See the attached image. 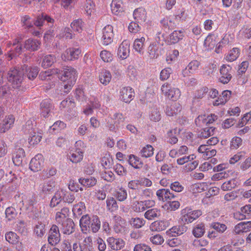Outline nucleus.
I'll use <instances>...</instances> for the list:
<instances>
[{
    "label": "nucleus",
    "mask_w": 251,
    "mask_h": 251,
    "mask_svg": "<svg viewBox=\"0 0 251 251\" xmlns=\"http://www.w3.org/2000/svg\"><path fill=\"white\" fill-rule=\"evenodd\" d=\"M140 154L143 157H151L153 154V148L151 145H148L141 150Z\"/></svg>",
    "instance_id": "nucleus-41"
},
{
    "label": "nucleus",
    "mask_w": 251,
    "mask_h": 251,
    "mask_svg": "<svg viewBox=\"0 0 251 251\" xmlns=\"http://www.w3.org/2000/svg\"><path fill=\"white\" fill-rule=\"evenodd\" d=\"M139 24L135 21V22H131L128 26V30L130 32L137 33L139 31L141 28L139 25Z\"/></svg>",
    "instance_id": "nucleus-62"
},
{
    "label": "nucleus",
    "mask_w": 251,
    "mask_h": 251,
    "mask_svg": "<svg viewBox=\"0 0 251 251\" xmlns=\"http://www.w3.org/2000/svg\"><path fill=\"white\" fill-rule=\"evenodd\" d=\"M40 107L41 114L45 118L48 117L51 115V113H52L51 110H52L54 107L50 99L43 100L40 104Z\"/></svg>",
    "instance_id": "nucleus-12"
},
{
    "label": "nucleus",
    "mask_w": 251,
    "mask_h": 251,
    "mask_svg": "<svg viewBox=\"0 0 251 251\" xmlns=\"http://www.w3.org/2000/svg\"><path fill=\"white\" fill-rule=\"evenodd\" d=\"M81 51L78 48H69L62 54L61 58L64 61H71L78 58Z\"/></svg>",
    "instance_id": "nucleus-7"
},
{
    "label": "nucleus",
    "mask_w": 251,
    "mask_h": 251,
    "mask_svg": "<svg viewBox=\"0 0 251 251\" xmlns=\"http://www.w3.org/2000/svg\"><path fill=\"white\" fill-rule=\"evenodd\" d=\"M60 79L64 83V92L68 93L72 89L73 86L76 80V70L70 66H66L63 68L62 75L60 77Z\"/></svg>",
    "instance_id": "nucleus-2"
},
{
    "label": "nucleus",
    "mask_w": 251,
    "mask_h": 251,
    "mask_svg": "<svg viewBox=\"0 0 251 251\" xmlns=\"http://www.w3.org/2000/svg\"><path fill=\"white\" fill-rule=\"evenodd\" d=\"M41 45V42L33 39H28L25 41V48L30 51H35L39 49Z\"/></svg>",
    "instance_id": "nucleus-25"
},
{
    "label": "nucleus",
    "mask_w": 251,
    "mask_h": 251,
    "mask_svg": "<svg viewBox=\"0 0 251 251\" xmlns=\"http://www.w3.org/2000/svg\"><path fill=\"white\" fill-rule=\"evenodd\" d=\"M80 226L83 232L91 231L93 233H97L100 227V221L96 215L89 217L85 215L81 217L79 221Z\"/></svg>",
    "instance_id": "nucleus-1"
},
{
    "label": "nucleus",
    "mask_w": 251,
    "mask_h": 251,
    "mask_svg": "<svg viewBox=\"0 0 251 251\" xmlns=\"http://www.w3.org/2000/svg\"><path fill=\"white\" fill-rule=\"evenodd\" d=\"M63 201L65 202H67L68 203H72L75 200V196L74 194H72L71 193H65L64 192V194H63Z\"/></svg>",
    "instance_id": "nucleus-61"
},
{
    "label": "nucleus",
    "mask_w": 251,
    "mask_h": 251,
    "mask_svg": "<svg viewBox=\"0 0 251 251\" xmlns=\"http://www.w3.org/2000/svg\"><path fill=\"white\" fill-rule=\"evenodd\" d=\"M240 50L238 48H233L229 52L228 54L226 57V59L227 61L232 62L235 60L240 54Z\"/></svg>",
    "instance_id": "nucleus-43"
},
{
    "label": "nucleus",
    "mask_w": 251,
    "mask_h": 251,
    "mask_svg": "<svg viewBox=\"0 0 251 251\" xmlns=\"http://www.w3.org/2000/svg\"><path fill=\"white\" fill-rule=\"evenodd\" d=\"M100 81L104 85H107L111 79V75L110 72L107 70L102 71L100 76Z\"/></svg>",
    "instance_id": "nucleus-37"
},
{
    "label": "nucleus",
    "mask_w": 251,
    "mask_h": 251,
    "mask_svg": "<svg viewBox=\"0 0 251 251\" xmlns=\"http://www.w3.org/2000/svg\"><path fill=\"white\" fill-rule=\"evenodd\" d=\"M148 53L151 59L157 58L160 54L158 44L156 43L151 44L148 49Z\"/></svg>",
    "instance_id": "nucleus-26"
},
{
    "label": "nucleus",
    "mask_w": 251,
    "mask_h": 251,
    "mask_svg": "<svg viewBox=\"0 0 251 251\" xmlns=\"http://www.w3.org/2000/svg\"><path fill=\"white\" fill-rule=\"evenodd\" d=\"M54 22V19L45 14H42L37 17L36 20L34 22V25L40 27L45 23L50 26H52Z\"/></svg>",
    "instance_id": "nucleus-13"
},
{
    "label": "nucleus",
    "mask_w": 251,
    "mask_h": 251,
    "mask_svg": "<svg viewBox=\"0 0 251 251\" xmlns=\"http://www.w3.org/2000/svg\"><path fill=\"white\" fill-rule=\"evenodd\" d=\"M133 15L134 20L140 24L144 23L146 20V12L143 8L136 9Z\"/></svg>",
    "instance_id": "nucleus-22"
},
{
    "label": "nucleus",
    "mask_w": 251,
    "mask_h": 251,
    "mask_svg": "<svg viewBox=\"0 0 251 251\" xmlns=\"http://www.w3.org/2000/svg\"><path fill=\"white\" fill-rule=\"evenodd\" d=\"M231 70L229 66L223 65L220 69L221 76L219 80L223 84L227 83L231 79L232 76L229 71Z\"/></svg>",
    "instance_id": "nucleus-15"
},
{
    "label": "nucleus",
    "mask_w": 251,
    "mask_h": 251,
    "mask_svg": "<svg viewBox=\"0 0 251 251\" xmlns=\"http://www.w3.org/2000/svg\"><path fill=\"white\" fill-rule=\"evenodd\" d=\"M156 195L160 201H168L171 200L175 197L173 193H171L168 189H160L156 191Z\"/></svg>",
    "instance_id": "nucleus-14"
},
{
    "label": "nucleus",
    "mask_w": 251,
    "mask_h": 251,
    "mask_svg": "<svg viewBox=\"0 0 251 251\" xmlns=\"http://www.w3.org/2000/svg\"><path fill=\"white\" fill-rule=\"evenodd\" d=\"M79 182L83 186L90 187L94 186L97 183V180L96 178L93 177L89 178H80L78 179Z\"/></svg>",
    "instance_id": "nucleus-34"
},
{
    "label": "nucleus",
    "mask_w": 251,
    "mask_h": 251,
    "mask_svg": "<svg viewBox=\"0 0 251 251\" xmlns=\"http://www.w3.org/2000/svg\"><path fill=\"white\" fill-rule=\"evenodd\" d=\"M162 92L169 99L173 100H176L180 96V92L177 88H173L168 83H165L161 86Z\"/></svg>",
    "instance_id": "nucleus-5"
},
{
    "label": "nucleus",
    "mask_w": 251,
    "mask_h": 251,
    "mask_svg": "<svg viewBox=\"0 0 251 251\" xmlns=\"http://www.w3.org/2000/svg\"><path fill=\"white\" fill-rule=\"evenodd\" d=\"M145 41V38L142 37L140 38L135 39L134 42V49L136 51L139 52L140 53H143V48Z\"/></svg>",
    "instance_id": "nucleus-36"
},
{
    "label": "nucleus",
    "mask_w": 251,
    "mask_h": 251,
    "mask_svg": "<svg viewBox=\"0 0 251 251\" xmlns=\"http://www.w3.org/2000/svg\"><path fill=\"white\" fill-rule=\"evenodd\" d=\"M114 36L113 27L111 25H107L102 30V39L103 44L108 45L113 41Z\"/></svg>",
    "instance_id": "nucleus-9"
},
{
    "label": "nucleus",
    "mask_w": 251,
    "mask_h": 251,
    "mask_svg": "<svg viewBox=\"0 0 251 251\" xmlns=\"http://www.w3.org/2000/svg\"><path fill=\"white\" fill-rule=\"evenodd\" d=\"M118 54L123 59H126L129 54V46L127 44L124 42L120 45L119 47Z\"/></svg>",
    "instance_id": "nucleus-29"
},
{
    "label": "nucleus",
    "mask_w": 251,
    "mask_h": 251,
    "mask_svg": "<svg viewBox=\"0 0 251 251\" xmlns=\"http://www.w3.org/2000/svg\"><path fill=\"white\" fill-rule=\"evenodd\" d=\"M242 144V139L239 137H233L230 143V148L232 149H237Z\"/></svg>",
    "instance_id": "nucleus-57"
},
{
    "label": "nucleus",
    "mask_w": 251,
    "mask_h": 251,
    "mask_svg": "<svg viewBox=\"0 0 251 251\" xmlns=\"http://www.w3.org/2000/svg\"><path fill=\"white\" fill-rule=\"evenodd\" d=\"M83 156V152L80 149H76L75 151H71L68 154V157L73 163H77L80 162Z\"/></svg>",
    "instance_id": "nucleus-24"
},
{
    "label": "nucleus",
    "mask_w": 251,
    "mask_h": 251,
    "mask_svg": "<svg viewBox=\"0 0 251 251\" xmlns=\"http://www.w3.org/2000/svg\"><path fill=\"white\" fill-rule=\"evenodd\" d=\"M18 236L13 231L7 232L5 235V238L7 241L12 244H16L18 242Z\"/></svg>",
    "instance_id": "nucleus-44"
},
{
    "label": "nucleus",
    "mask_w": 251,
    "mask_h": 251,
    "mask_svg": "<svg viewBox=\"0 0 251 251\" xmlns=\"http://www.w3.org/2000/svg\"><path fill=\"white\" fill-rule=\"evenodd\" d=\"M69 209L67 207H63L61 209L60 211L57 212L56 214V220L59 223H61L63 221H65L69 216Z\"/></svg>",
    "instance_id": "nucleus-33"
},
{
    "label": "nucleus",
    "mask_w": 251,
    "mask_h": 251,
    "mask_svg": "<svg viewBox=\"0 0 251 251\" xmlns=\"http://www.w3.org/2000/svg\"><path fill=\"white\" fill-rule=\"evenodd\" d=\"M6 218L8 221L12 220L15 219L17 216V212L14 208L12 207H9L5 210Z\"/></svg>",
    "instance_id": "nucleus-52"
},
{
    "label": "nucleus",
    "mask_w": 251,
    "mask_h": 251,
    "mask_svg": "<svg viewBox=\"0 0 251 251\" xmlns=\"http://www.w3.org/2000/svg\"><path fill=\"white\" fill-rule=\"evenodd\" d=\"M56 61V58L53 55L46 56L42 61V66L44 68L50 67Z\"/></svg>",
    "instance_id": "nucleus-42"
},
{
    "label": "nucleus",
    "mask_w": 251,
    "mask_h": 251,
    "mask_svg": "<svg viewBox=\"0 0 251 251\" xmlns=\"http://www.w3.org/2000/svg\"><path fill=\"white\" fill-rule=\"evenodd\" d=\"M25 156V152L23 149H17L13 155L12 160L13 163L16 166H19L21 165Z\"/></svg>",
    "instance_id": "nucleus-19"
},
{
    "label": "nucleus",
    "mask_w": 251,
    "mask_h": 251,
    "mask_svg": "<svg viewBox=\"0 0 251 251\" xmlns=\"http://www.w3.org/2000/svg\"><path fill=\"white\" fill-rule=\"evenodd\" d=\"M236 182L235 179H231L223 183L221 189L223 191H229L236 187Z\"/></svg>",
    "instance_id": "nucleus-47"
},
{
    "label": "nucleus",
    "mask_w": 251,
    "mask_h": 251,
    "mask_svg": "<svg viewBox=\"0 0 251 251\" xmlns=\"http://www.w3.org/2000/svg\"><path fill=\"white\" fill-rule=\"evenodd\" d=\"M216 36L214 34H209L205 38L204 42V46L207 50L213 49L216 45Z\"/></svg>",
    "instance_id": "nucleus-28"
},
{
    "label": "nucleus",
    "mask_w": 251,
    "mask_h": 251,
    "mask_svg": "<svg viewBox=\"0 0 251 251\" xmlns=\"http://www.w3.org/2000/svg\"><path fill=\"white\" fill-rule=\"evenodd\" d=\"M100 56L102 60L106 62H110L113 59L112 54L109 51L105 50L101 51Z\"/></svg>",
    "instance_id": "nucleus-58"
},
{
    "label": "nucleus",
    "mask_w": 251,
    "mask_h": 251,
    "mask_svg": "<svg viewBox=\"0 0 251 251\" xmlns=\"http://www.w3.org/2000/svg\"><path fill=\"white\" fill-rule=\"evenodd\" d=\"M160 215V211L157 208H152L147 210L144 214L145 217L149 220H151L158 217Z\"/></svg>",
    "instance_id": "nucleus-38"
},
{
    "label": "nucleus",
    "mask_w": 251,
    "mask_h": 251,
    "mask_svg": "<svg viewBox=\"0 0 251 251\" xmlns=\"http://www.w3.org/2000/svg\"><path fill=\"white\" fill-rule=\"evenodd\" d=\"M215 128L213 127H207L203 128L200 133L198 135L199 137L201 138H207L213 135Z\"/></svg>",
    "instance_id": "nucleus-39"
},
{
    "label": "nucleus",
    "mask_w": 251,
    "mask_h": 251,
    "mask_svg": "<svg viewBox=\"0 0 251 251\" xmlns=\"http://www.w3.org/2000/svg\"><path fill=\"white\" fill-rule=\"evenodd\" d=\"M83 22L81 19H79L74 21L71 25L72 28L76 32L80 33L82 30Z\"/></svg>",
    "instance_id": "nucleus-50"
},
{
    "label": "nucleus",
    "mask_w": 251,
    "mask_h": 251,
    "mask_svg": "<svg viewBox=\"0 0 251 251\" xmlns=\"http://www.w3.org/2000/svg\"><path fill=\"white\" fill-rule=\"evenodd\" d=\"M23 130L25 134L29 135V143L30 145H34L40 142L42 136L35 131L31 121H27Z\"/></svg>",
    "instance_id": "nucleus-4"
},
{
    "label": "nucleus",
    "mask_w": 251,
    "mask_h": 251,
    "mask_svg": "<svg viewBox=\"0 0 251 251\" xmlns=\"http://www.w3.org/2000/svg\"><path fill=\"white\" fill-rule=\"evenodd\" d=\"M181 214L182 215L181 220L184 225L177 226V235H180L183 234L187 230V227L185 226V224L188 223L187 220L188 219V209L187 208L182 209L181 211Z\"/></svg>",
    "instance_id": "nucleus-17"
},
{
    "label": "nucleus",
    "mask_w": 251,
    "mask_h": 251,
    "mask_svg": "<svg viewBox=\"0 0 251 251\" xmlns=\"http://www.w3.org/2000/svg\"><path fill=\"white\" fill-rule=\"evenodd\" d=\"M61 223L60 230L63 234L70 235L75 231V224L71 218H67Z\"/></svg>",
    "instance_id": "nucleus-10"
},
{
    "label": "nucleus",
    "mask_w": 251,
    "mask_h": 251,
    "mask_svg": "<svg viewBox=\"0 0 251 251\" xmlns=\"http://www.w3.org/2000/svg\"><path fill=\"white\" fill-rule=\"evenodd\" d=\"M45 225L38 222L34 227V233L39 237H42L46 232Z\"/></svg>",
    "instance_id": "nucleus-49"
},
{
    "label": "nucleus",
    "mask_w": 251,
    "mask_h": 251,
    "mask_svg": "<svg viewBox=\"0 0 251 251\" xmlns=\"http://www.w3.org/2000/svg\"><path fill=\"white\" fill-rule=\"evenodd\" d=\"M182 34L180 31H174L170 35V41L171 44H175L182 38Z\"/></svg>",
    "instance_id": "nucleus-51"
},
{
    "label": "nucleus",
    "mask_w": 251,
    "mask_h": 251,
    "mask_svg": "<svg viewBox=\"0 0 251 251\" xmlns=\"http://www.w3.org/2000/svg\"><path fill=\"white\" fill-rule=\"evenodd\" d=\"M55 186V182L50 180L43 184L42 191L45 194H50L54 191Z\"/></svg>",
    "instance_id": "nucleus-32"
},
{
    "label": "nucleus",
    "mask_w": 251,
    "mask_h": 251,
    "mask_svg": "<svg viewBox=\"0 0 251 251\" xmlns=\"http://www.w3.org/2000/svg\"><path fill=\"white\" fill-rule=\"evenodd\" d=\"M14 121L15 118L13 115H10L6 116L2 124L0 126V133H4L7 131L13 125Z\"/></svg>",
    "instance_id": "nucleus-20"
},
{
    "label": "nucleus",
    "mask_w": 251,
    "mask_h": 251,
    "mask_svg": "<svg viewBox=\"0 0 251 251\" xmlns=\"http://www.w3.org/2000/svg\"><path fill=\"white\" fill-rule=\"evenodd\" d=\"M116 197L119 201H124L126 199L127 197L126 190L123 188H121L119 190L116 192Z\"/></svg>",
    "instance_id": "nucleus-54"
},
{
    "label": "nucleus",
    "mask_w": 251,
    "mask_h": 251,
    "mask_svg": "<svg viewBox=\"0 0 251 251\" xmlns=\"http://www.w3.org/2000/svg\"><path fill=\"white\" fill-rule=\"evenodd\" d=\"M150 240L152 244L155 245H161L164 241L163 237L159 234L151 237Z\"/></svg>",
    "instance_id": "nucleus-60"
},
{
    "label": "nucleus",
    "mask_w": 251,
    "mask_h": 251,
    "mask_svg": "<svg viewBox=\"0 0 251 251\" xmlns=\"http://www.w3.org/2000/svg\"><path fill=\"white\" fill-rule=\"evenodd\" d=\"M210 227L216 230L217 232L223 233L227 228L226 225L218 222H214L210 224Z\"/></svg>",
    "instance_id": "nucleus-48"
},
{
    "label": "nucleus",
    "mask_w": 251,
    "mask_h": 251,
    "mask_svg": "<svg viewBox=\"0 0 251 251\" xmlns=\"http://www.w3.org/2000/svg\"><path fill=\"white\" fill-rule=\"evenodd\" d=\"M44 163L43 156L41 154H38L31 159L29 163L30 169L34 172L40 171Z\"/></svg>",
    "instance_id": "nucleus-8"
},
{
    "label": "nucleus",
    "mask_w": 251,
    "mask_h": 251,
    "mask_svg": "<svg viewBox=\"0 0 251 251\" xmlns=\"http://www.w3.org/2000/svg\"><path fill=\"white\" fill-rule=\"evenodd\" d=\"M24 71L21 68H12L8 71L7 75L8 81L14 89H19L24 80Z\"/></svg>",
    "instance_id": "nucleus-3"
},
{
    "label": "nucleus",
    "mask_w": 251,
    "mask_h": 251,
    "mask_svg": "<svg viewBox=\"0 0 251 251\" xmlns=\"http://www.w3.org/2000/svg\"><path fill=\"white\" fill-rule=\"evenodd\" d=\"M59 70L57 69L53 70H49L45 72H41L39 75V77L41 80L50 79V77L53 74H58Z\"/></svg>",
    "instance_id": "nucleus-40"
},
{
    "label": "nucleus",
    "mask_w": 251,
    "mask_h": 251,
    "mask_svg": "<svg viewBox=\"0 0 251 251\" xmlns=\"http://www.w3.org/2000/svg\"><path fill=\"white\" fill-rule=\"evenodd\" d=\"M102 177L107 181L112 182L115 179V176L111 171L104 172L101 174Z\"/></svg>",
    "instance_id": "nucleus-63"
},
{
    "label": "nucleus",
    "mask_w": 251,
    "mask_h": 251,
    "mask_svg": "<svg viewBox=\"0 0 251 251\" xmlns=\"http://www.w3.org/2000/svg\"><path fill=\"white\" fill-rule=\"evenodd\" d=\"M112 12L116 15H121L124 12L123 3L121 0H113L111 4Z\"/></svg>",
    "instance_id": "nucleus-21"
},
{
    "label": "nucleus",
    "mask_w": 251,
    "mask_h": 251,
    "mask_svg": "<svg viewBox=\"0 0 251 251\" xmlns=\"http://www.w3.org/2000/svg\"><path fill=\"white\" fill-rule=\"evenodd\" d=\"M24 71V75L27 77L29 80H33L35 79L39 72V68L36 66H28L27 65L24 64L21 67Z\"/></svg>",
    "instance_id": "nucleus-11"
},
{
    "label": "nucleus",
    "mask_w": 251,
    "mask_h": 251,
    "mask_svg": "<svg viewBox=\"0 0 251 251\" xmlns=\"http://www.w3.org/2000/svg\"><path fill=\"white\" fill-rule=\"evenodd\" d=\"M205 231L203 225H198L193 230V234L196 237H201Z\"/></svg>",
    "instance_id": "nucleus-53"
},
{
    "label": "nucleus",
    "mask_w": 251,
    "mask_h": 251,
    "mask_svg": "<svg viewBox=\"0 0 251 251\" xmlns=\"http://www.w3.org/2000/svg\"><path fill=\"white\" fill-rule=\"evenodd\" d=\"M172 73V70L171 68H166L163 69L160 74V78L161 80L168 79L170 75Z\"/></svg>",
    "instance_id": "nucleus-55"
},
{
    "label": "nucleus",
    "mask_w": 251,
    "mask_h": 251,
    "mask_svg": "<svg viewBox=\"0 0 251 251\" xmlns=\"http://www.w3.org/2000/svg\"><path fill=\"white\" fill-rule=\"evenodd\" d=\"M107 241L109 246L113 250H120L125 246V242L122 239L111 237L107 239Z\"/></svg>",
    "instance_id": "nucleus-16"
},
{
    "label": "nucleus",
    "mask_w": 251,
    "mask_h": 251,
    "mask_svg": "<svg viewBox=\"0 0 251 251\" xmlns=\"http://www.w3.org/2000/svg\"><path fill=\"white\" fill-rule=\"evenodd\" d=\"M208 91V89L206 87H202L198 89L194 95V99H202L204 95Z\"/></svg>",
    "instance_id": "nucleus-56"
},
{
    "label": "nucleus",
    "mask_w": 251,
    "mask_h": 251,
    "mask_svg": "<svg viewBox=\"0 0 251 251\" xmlns=\"http://www.w3.org/2000/svg\"><path fill=\"white\" fill-rule=\"evenodd\" d=\"M121 100L126 102H129L133 97V90L130 87H124L120 92Z\"/></svg>",
    "instance_id": "nucleus-18"
},
{
    "label": "nucleus",
    "mask_w": 251,
    "mask_h": 251,
    "mask_svg": "<svg viewBox=\"0 0 251 251\" xmlns=\"http://www.w3.org/2000/svg\"><path fill=\"white\" fill-rule=\"evenodd\" d=\"M60 240V234L58 227L53 225L49 231L48 241L52 246L56 245Z\"/></svg>",
    "instance_id": "nucleus-6"
},
{
    "label": "nucleus",
    "mask_w": 251,
    "mask_h": 251,
    "mask_svg": "<svg viewBox=\"0 0 251 251\" xmlns=\"http://www.w3.org/2000/svg\"><path fill=\"white\" fill-rule=\"evenodd\" d=\"M106 202L107 209L111 212H114L118 209V205L116 200L114 198H108Z\"/></svg>",
    "instance_id": "nucleus-35"
},
{
    "label": "nucleus",
    "mask_w": 251,
    "mask_h": 251,
    "mask_svg": "<svg viewBox=\"0 0 251 251\" xmlns=\"http://www.w3.org/2000/svg\"><path fill=\"white\" fill-rule=\"evenodd\" d=\"M146 221L143 218H132L130 221V225L136 228H139L145 224Z\"/></svg>",
    "instance_id": "nucleus-46"
},
{
    "label": "nucleus",
    "mask_w": 251,
    "mask_h": 251,
    "mask_svg": "<svg viewBox=\"0 0 251 251\" xmlns=\"http://www.w3.org/2000/svg\"><path fill=\"white\" fill-rule=\"evenodd\" d=\"M22 47L21 45L18 44L17 46L14 48V50H11L8 53V57L10 58L9 60H11L15 56L20 54L22 52Z\"/></svg>",
    "instance_id": "nucleus-59"
},
{
    "label": "nucleus",
    "mask_w": 251,
    "mask_h": 251,
    "mask_svg": "<svg viewBox=\"0 0 251 251\" xmlns=\"http://www.w3.org/2000/svg\"><path fill=\"white\" fill-rule=\"evenodd\" d=\"M84 7L86 13L90 15L95 11V4L93 0H86Z\"/></svg>",
    "instance_id": "nucleus-45"
},
{
    "label": "nucleus",
    "mask_w": 251,
    "mask_h": 251,
    "mask_svg": "<svg viewBox=\"0 0 251 251\" xmlns=\"http://www.w3.org/2000/svg\"><path fill=\"white\" fill-rule=\"evenodd\" d=\"M169 225V224L167 221H156L151 225L150 229L152 231H160L166 229Z\"/></svg>",
    "instance_id": "nucleus-23"
},
{
    "label": "nucleus",
    "mask_w": 251,
    "mask_h": 251,
    "mask_svg": "<svg viewBox=\"0 0 251 251\" xmlns=\"http://www.w3.org/2000/svg\"><path fill=\"white\" fill-rule=\"evenodd\" d=\"M181 108L178 103L175 102L168 105L166 108V113L168 116H173L180 111Z\"/></svg>",
    "instance_id": "nucleus-27"
},
{
    "label": "nucleus",
    "mask_w": 251,
    "mask_h": 251,
    "mask_svg": "<svg viewBox=\"0 0 251 251\" xmlns=\"http://www.w3.org/2000/svg\"><path fill=\"white\" fill-rule=\"evenodd\" d=\"M63 190L56 191L50 201V206L54 207L57 205L63 200Z\"/></svg>",
    "instance_id": "nucleus-30"
},
{
    "label": "nucleus",
    "mask_w": 251,
    "mask_h": 251,
    "mask_svg": "<svg viewBox=\"0 0 251 251\" xmlns=\"http://www.w3.org/2000/svg\"><path fill=\"white\" fill-rule=\"evenodd\" d=\"M128 161L129 164L135 169H139L143 165V163L140 161L139 158L133 154H130L128 156Z\"/></svg>",
    "instance_id": "nucleus-31"
},
{
    "label": "nucleus",
    "mask_w": 251,
    "mask_h": 251,
    "mask_svg": "<svg viewBox=\"0 0 251 251\" xmlns=\"http://www.w3.org/2000/svg\"><path fill=\"white\" fill-rule=\"evenodd\" d=\"M134 251H152V250L149 246L144 244H139L134 247Z\"/></svg>",
    "instance_id": "nucleus-64"
}]
</instances>
